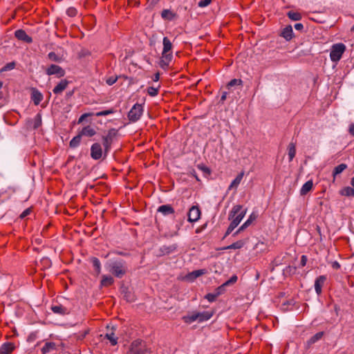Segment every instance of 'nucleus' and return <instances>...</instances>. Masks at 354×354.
Instances as JSON below:
<instances>
[{"label":"nucleus","mask_w":354,"mask_h":354,"mask_svg":"<svg viewBox=\"0 0 354 354\" xmlns=\"http://www.w3.org/2000/svg\"><path fill=\"white\" fill-rule=\"evenodd\" d=\"M219 295V292L216 294L208 293L205 295V298L208 300L209 302H213L216 300L217 296Z\"/></svg>","instance_id":"49530a36"},{"label":"nucleus","mask_w":354,"mask_h":354,"mask_svg":"<svg viewBox=\"0 0 354 354\" xmlns=\"http://www.w3.org/2000/svg\"><path fill=\"white\" fill-rule=\"evenodd\" d=\"M348 131L351 135L354 136V124L353 123L350 124Z\"/></svg>","instance_id":"680f3d73"},{"label":"nucleus","mask_w":354,"mask_h":354,"mask_svg":"<svg viewBox=\"0 0 354 354\" xmlns=\"http://www.w3.org/2000/svg\"><path fill=\"white\" fill-rule=\"evenodd\" d=\"M201 210L197 206H192L188 212V221L190 223L196 222L201 216Z\"/></svg>","instance_id":"1a4fd4ad"},{"label":"nucleus","mask_w":354,"mask_h":354,"mask_svg":"<svg viewBox=\"0 0 354 354\" xmlns=\"http://www.w3.org/2000/svg\"><path fill=\"white\" fill-rule=\"evenodd\" d=\"M313 180H308L306 182L300 189V194L301 196H305L313 188Z\"/></svg>","instance_id":"b1692460"},{"label":"nucleus","mask_w":354,"mask_h":354,"mask_svg":"<svg viewBox=\"0 0 354 354\" xmlns=\"http://www.w3.org/2000/svg\"><path fill=\"white\" fill-rule=\"evenodd\" d=\"M81 138H82V136L80 134H78L77 136H75L71 141H70V143H69V145L72 148H75L77 147V146H79L80 142H81Z\"/></svg>","instance_id":"e433bc0d"},{"label":"nucleus","mask_w":354,"mask_h":354,"mask_svg":"<svg viewBox=\"0 0 354 354\" xmlns=\"http://www.w3.org/2000/svg\"><path fill=\"white\" fill-rule=\"evenodd\" d=\"M80 133L82 136L92 137L96 133V131L92 127L88 125L84 127Z\"/></svg>","instance_id":"c85d7f7f"},{"label":"nucleus","mask_w":354,"mask_h":354,"mask_svg":"<svg viewBox=\"0 0 354 354\" xmlns=\"http://www.w3.org/2000/svg\"><path fill=\"white\" fill-rule=\"evenodd\" d=\"M205 273H206V270H205V269L196 270L192 271L191 272H189L187 274H186L183 277V279L187 281L192 282L196 278L201 277L203 274H205Z\"/></svg>","instance_id":"9d476101"},{"label":"nucleus","mask_w":354,"mask_h":354,"mask_svg":"<svg viewBox=\"0 0 354 354\" xmlns=\"http://www.w3.org/2000/svg\"><path fill=\"white\" fill-rule=\"evenodd\" d=\"M68 81L66 80H62L59 84L55 86L53 91L55 94L59 95L61 94L67 87L68 84Z\"/></svg>","instance_id":"f3484780"},{"label":"nucleus","mask_w":354,"mask_h":354,"mask_svg":"<svg viewBox=\"0 0 354 354\" xmlns=\"http://www.w3.org/2000/svg\"><path fill=\"white\" fill-rule=\"evenodd\" d=\"M15 36L19 40L23 41L27 44H30L32 42V37L28 35L26 32L22 29L16 30L15 32Z\"/></svg>","instance_id":"9b49d317"},{"label":"nucleus","mask_w":354,"mask_h":354,"mask_svg":"<svg viewBox=\"0 0 354 354\" xmlns=\"http://www.w3.org/2000/svg\"><path fill=\"white\" fill-rule=\"evenodd\" d=\"M243 176H244V172L243 171H241L240 174H239L236 176V177L232 180L231 184L230 185V186L228 187V189H236L237 187L241 183V180L243 179Z\"/></svg>","instance_id":"5701e85b"},{"label":"nucleus","mask_w":354,"mask_h":354,"mask_svg":"<svg viewBox=\"0 0 354 354\" xmlns=\"http://www.w3.org/2000/svg\"><path fill=\"white\" fill-rule=\"evenodd\" d=\"M308 259L306 255H302L301 257L300 264L302 267L305 266L306 265Z\"/></svg>","instance_id":"6e6d98bb"},{"label":"nucleus","mask_w":354,"mask_h":354,"mask_svg":"<svg viewBox=\"0 0 354 354\" xmlns=\"http://www.w3.org/2000/svg\"><path fill=\"white\" fill-rule=\"evenodd\" d=\"M113 113H114V110L111 109L97 112L94 115L97 117H100V116H106V115L112 114Z\"/></svg>","instance_id":"c03bdc74"},{"label":"nucleus","mask_w":354,"mask_h":354,"mask_svg":"<svg viewBox=\"0 0 354 354\" xmlns=\"http://www.w3.org/2000/svg\"><path fill=\"white\" fill-rule=\"evenodd\" d=\"M288 157H289V161L291 162L293 158H295L296 155V145L295 143L291 142L288 145Z\"/></svg>","instance_id":"7c9ffc66"},{"label":"nucleus","mask_w":354,"mask_h":354,"mask_svg":"<svg viewBox=\"0 0 354 354\" xmlns=\"http://www.w3.org/2000/svg\"><path fill=\"white\" fill-rule=\"evenodd\" d=\"M212 0H201L198 2V5L201 8H204L207 6L210 3Z\"/></svg>","instance_id":"864d4df0"},{"label":"nucleus","mask_w":354,"mask_h":354,"mask_svg":"<svg viewBox=\"0 0 354 354\" xmlns=\"http://www.w3.org/2000/svg\"><path fill=\"white\" fill-rule=\"evenodd\" d=\"M93 113H86L82 114L78 119V124L82 123L86 118L93 115Z\"/></svg>","instance_id":"3c124183"},{"label":"nucleus","mask_w":354,"mask_h":354,"mask_svg":"<svg viewBox=\"0 0 354 354\" xmlns=\"http://www.w3.org/2000/svg\"><path fill=\"white\" fill-rule=\"evenodd\" d=\"M326 281V277L325 275H321L318 277L315 281V290L316 293L319 295L322 293V286Z\"/></svg>","instance_id":"ddd939ff"},{"label":"nucleus","mask_w":354,"mask_h":354,"mask_svg":"<svg viewBox=\"0 0 354 354\" xmlns=\"http://www.w3.org/2000/svg\"><path fill=\"white\" fill-rule=\"evenodd\" d=\"M91 157L95 160L104 157V150L100 143L95 142L91 145Z\"/></svg>","instance_id":"0eeeda50"},{"label":"nucleus","mask_w":354,"mask_h":354,"mask_svg":"<svg viewBox=\"0 0 354 354\" xmlns=\"http://www.w3.org/2000/svg\"><path fill=\"white\" fill-rule=\"evenodd\" d=\"M245 213L246 211L242 209L241 205L234 206L229 215V219L232 220L230 224L236 227L244 218Z\"/></svg>","instance_id":"7ed1b4c3"},{"label":"nucleus","mask_w":354,"mask_h":354,"mask_svg":"<svg viewBox=\"0 0 354 354\" xmlns=\"http://www.w3.org/2000/svg\"><path fill=\"white\" fill-rule=\"evenodd\" d=\"M127 354H151V351L145 342L136 339L131 343Z\"/></svg>","instance_id":"f03ea898"},{"label":"nucleus","mask_w":354,"mask_h":354,"mask_svg":"<svg viewBox=\"0 0 354 354\" xmlns=\"http://www.w3.org/2000/svg\"><path fill=\"white\" fill-rule=\"evenodd\" d=\"M118 80V77L117 76H111V77H109V78H107L106 80V83L109 85V86H111L113 85V84H115Z\"/></svg>","instance_id":"09e8293b"},{"label":"nucleus","mask_w":354,"mask_h":354,"mask_svg":"<svg viewBox=\"0 0 354 354\" xmlns=\"http://www.w3.org/2000/svg\"><path fill=\"white\" fill-rule=\"evenodd\" d=\"M89 330H85L84 331L80 332L79 333L75 335V338L77 340H82L85 338V337L88 334Z\"/></svg>","instance_id":"a18cd8bd"},{"label":"nucleus","mask_w":354,"mask_h":354,"mask_svg":"<svg viewBox=\"0 0 354 354\" xmlns=\"http://www.w3.org/2000/svg\"><path fill=\"white\" fill-rule=\"evenodd\" d=\"M91 262L97 274H100L101 272V263L100 260L96 257H93L91 259Z\"/></svg>","instance_id":"4c0bfd02"},{"label":"nucleus","mask_w":354,"mask_h":354,"mask_svg":"<svg viewBox=\"0 0 354 354\" xmlns=\"http://www.w3.org/2000/svg\"><path fill=\"white\" fill-rule=\"evenodd\" d=\"M183 321L190 324L196 321L198 322V312H192L191 314L185 315L183 317Z\"/></svg>","instance_id":"cd10ccee"},{"label":"nucleus","mask_w":354,"mask_h":354,"mask_svg":"<svg viewBox=\"0 0 354 354\" xmlns=\"http://www.w3.org/2000/svg\"><path fill=\"white\" fill-rule=\"evenodd\" d=\"M324 335L323 332H319L315 334L313 337H310V339L308 341V344L309 345L313 344L319 340Z\"/></svg>","instance_id":"58836bf2"},{"label":"nucleus","mask_w":354,"mask_h":354,"mask_svg":"<svg viewBox=\"0 0 354 354\" xmlns=\"http://www.w3.org/2000/svg\"><path fill=\"white\" fill-rule=\"evenodd\" d=\"M237 276L236 275H233L232 277H231V278L226 281L224 283H223V286H229L232 283H234L235 282H236L237 281Z\"/></svg>","instance_id":"8fccbe9b"},{"label":"nucleus","mask_w":354,"mask_h":354,"mask_svg":"<svg viewBox=\"0 0 354 354\" xmlns=\"http://www.w3.org/2000/svg\"><path fill=\"white\" fill-rule=\"evenodd\" d=\"M48 75H55L57 77H62L65 75V71L58 65L51 64L46 70Z\"/></svg>","instance_id":"6e6552de"},{"label":"nucleus","mask_w":354,"mask_h":354,"mask_svg":"<svg viewBox=\"0 0 354 354\" xmlns=\"http://www.w3.org/2000/svg\"><path fill=\"white\" fill-rule=\"evenodd\" d=\"M243 84V81L241 80V79H232V80H230L227 86L228 88H230L232 86H241Z\"/></svg>","instance_id":"37998d69"},{"label":"nucleus","mask_w":354,"mask_h":354,"mask_svg":"<svg viewBox=\"0 0 354 354\" xmlns=\"http://www.w3.org/2000/svg\"><path fill=\"white\" fill-rule=\"evenodd\" d=\"M333 268L334 269H339L340 268V265L338 262L337 261H335L333 265H332Z\"/></svg>","instance_id":"0e129e2a"},{"label":"nucleus","mask_w":354,"mask_h":354,"mask_svg":"<svg viewBox=\"0 0 354 354\" xmlns=\"http://www.w3.org/2000/svg\"><path fill=\"white\" fill-rule=\"evenodd\" d=\"M106 270L114 277L121 279L128 271V268L125 261L122 259H111L105 264Z\"/></svg>","instance_id":"f257e3e1"},{"label":"nucleus","mask_w":354,"mask_h":354,"mask_svg":"<svg viewBox=\"0 0 354 354\" xmlns=\"http://www.w3.org/2000/svg\"><path fill=\"white\" fill-rule=\"evenodd\" d=\"M77 10H76V8L73 7H70L66 10V14L71 17H75L77 15Z\"/></svg>","instance_id":"de8ad7c7"},{"label":"nucleus","mask_w":354,"mask_h":354,"mask_svg":"<svg viewBox=\"0 0 354 354\" xmlns=\"http://www.w3.org/2000/svg\"><path fill=\"white\" fill-rule=\"evenodd\" d=\"M159 79H160V73H156L153 77V80L154 82H158L159 80Z\"/></svg>","instance_id":"e2e57ef3"},{"label":"nucleus","mask_w":354,"mask_h":354,"mask_svg":"<svg viewBox=\"0 0 354 354\" xmlns=\"http://www.w3.org/2000/svg\"><path fill=\"white\" fill-rule=\"evenodd\" d=\"M351 185L353 186V187H352V188H353V189H354V177H353V178H351Z\"/></svg>","instance_id":"774afa93"},{"label":"nucleus","mask_w":354,"mask_h":354,"mask_svg":"<svg viewBox=\"0 0 354 354\" xmlns=\"http://www.w3.org/2000/svg\"><path fill=\"white\" fill-rule=\"evenodd\" d=\"M192 175L196 178V179L197 180H199V179H198V176H197V175L196 174V171H193V172L192 173Z\"/></svg>","instance_id":"338daca9"},{"label":"nucleus","mask_w":354,"mask_h":354,"mask_svg":"<svg viewBox=\"0 0 354 354\" xmlns=\"http://www.w3.org/2000/svg\"><path fill=\"white\" fill-rule=\"evenodd\" d=\"M114 279L113 277L110 275L104 274L102 277V280L100 281V285L102 286L108 287L113 284Z\"/></svg>","instance_id":"a878e982"},{"label":"nucleus","mask_w":354,"mask_h":354,"mask_svg":"<svg viewBox=\"0 0 354 354\" xmlns=\"http://www.w3.org/2000/svg\"><path fill=\"white\" fill-rule=\"evenodd\" d=\"M159 88L160 86H158L157 88H155L153 86H149L147 88V93L151 97H155L158 94Z\"/></svg>","instance_id":"79ce46f5"},{"label":"nucleus","mask_w":354,"mask_h":354,"mask_svg":"<svg viewBox=\"0 0 354 354\" xmlns=\"http://www.w3.org/2000/svg\"><path fill=\"white\" fill-rule=\"evenodd\" d=\"M172 59L173 55H162L159 62L160 66L163 69L167 68Z\"/></svg>","instance_id":"a211bd4d"},{"label":"nucleus","mask_w":354,"mask_h":354,"mask_svg":"<svg viewBox=\"0 0 354 354\" xmlns=\"http://www.w3.org/2000/svg\"><path fill=\"white\" fill-rule=\"evenodd\" d=\"M347 168V165L342 163L335 167L333 171V176L335 178L337 175L340 174Z\"/></svg>","instance_id":"2f4dec72"},{"label":"nucleus","mask_w":354,"mask_h":354,"mask_svg":"<svg viewBox=\"0 0 354 354\" xmlns=\"http://www.w3.org/2000/svg\"><path fill=\"white\" fill-rule=\"evenodd\" d=\"M15 348V346L13 343L6 342V343H3L1 346L0 353L1 354H10L14 351Z\"/></svg>","instance_id":"dca6fc26"},{"label":"nucleus","mask_w":354,"mask_h":354,"mask_svg":"<svg viewBox=\"0 0 354 354\" xmlns=\"http://www.w3.org/2000/svg\"><path fill=\"white\" fill-rule=\"evenodd\" d=\"M213 315L209 311L198 312V322H203L209 320Z\"/></svg>","instance_id":"393cba45"},{"label":"nucleus","mask_w":354,"mask_h":354,"mask_svg":"<svg viewBox=\"0 0 354 354\" xmlns=\"http://www.w3.org/2000/svg\"><path fill=\"white\" fill-rule=\"evenodd\" d=\"M235 228L236 227H234L232 224H230L225 232V236H228Z\"/></svg>","instance_id":"5fc2aeb1"},{"label":"nucleus","mask_w":354,"mask_h":354,"mask_svg":"<svg viewBox=\"0 0 354 354\" xmlns=\"http://www.w3.org/2000/svg\"><path fill=\"white\" fill-rule=\"evenodd\" d=\"M176 16V15L169 9H165L161 12V17L165 20L171 21Z\"/></svg>","instance_id":"c756f323"},{"label":"nucleus","mask_w":354,"mask_h":354,"mask_svg":"<svg viewBox=\"0 0 354 354\" xmlns=\"http://www.w3.org/2000/svg\"><path fill=\"white\" fill-rule=\"evenodd\" d=\"M226 97H227V92H223L221 97V101L224 102L226 100Z\"/></svg>","instance_id":"69168bd1"},{"label":"nucleus","mask_w":354,"mask_h":354,"mask_svg":"<svg viewBox=\"0 0 354 354\" xmlns=\"http://www.w3.org/2000/svg\"><path fill=\"white\" fill-rule=\"evenodd\" d=\"M15 64L14 62H10L7 64L4 67L2 68V71H6L9 70H12L15 68Z\"/></svg>","instance_id":"603ef678"},{"label":"nucleus","mask_w":354,"mask_h":354,"mask_svg":"<svg viewBox=\"0 0 354 354\" xmlns=\"http://www.w3.org/2000/svg\"><path fill=\"white\" fill-rule=\"evenodd\" d=\"M44 98L43 94L36 88L31 89V100L35 105H39Z\"/></svg>","instance_id":"4468645a"},{"label":"nucleus","mask_w":354,"mask_h":354,"mask_svg":"<svg viewBox=\"0 0 354 354\" xmlns=\"http://www.w3.org/2000/svg\"><path fill=\"white\" fill-rule=\"evenodd\" d=\"M198 169H200L201 170L203 171L204 172H205L207 174H209L210 173V171H209V168H207V167H205L204 165H198Z\"/></svg>","instance_id":"4d7b16f0"},{"label":"nucleus","mask_w":354,"mask_h":354,"mask_svg":"<svg viewBox=\"0 0 354 354\" xmlns=\"http://www.w3.org/2000/svg\"><path fill=\"white\" fill-rule=\"evenodd\" d=\"M41 124V115L38 113L33 119V128L35 129L39 128Z\"/></svg>","instance_id":"ea45409f"},{"label":"nucleus","mask_w":354,"mask_h":354,"mask_svg":"<svg viewBox=\"0 0 354 354\" xmlns=\"http://www.w3.org/2000/svg\"><path fill=\"white\" fill-rule=\"evenodd\" d=\"M280 35L286 41H290L294 36L291 25L286 26L281 31Z\"/></svg>","instance_id":"2eb2a0df"},{"label":"nucleus","mask_w":354,"mask_h":354,"mask_svg":"<svg viewBox=\"0 0 354 354\" xmlns=\"http://www.w3.org/2000/svg\"><path fill=\"white\" fill-rule=\"evenodd\" d=\"M158 212L163 214L164 216H167L169 214H174V209L170 205H160L158 208Z\"/></svg>","instance_id":"aec40b11"},{"label":"nucleus","mask_w":354,"mask_h":354,"mask_svg":"<svg viewBox=\"0 0 354 354\" xmlns=\"http://www.w3.org/2000/svg\"><path fill=\"white\" fill-rule=\"evenodd\" d=\"M117 136V131L115 129H110L108 133L102 136V145L104 147V158L111 151L112 143Z\"/></svg>","instance_id":"20e7f679"},{"label":"nucleus","mask_w":354,"mask_h":354,"mask_svg":"<svg viewBox=\"0 0 354 354\" xmlns=\"http://www.w3.org/2000/svg\"><path fill=\"white\" fill-rule=\"evenodd\" d=\"M340 194L346 196H354V189L346 187L340 191Z\"/></svg>","instance_id":"c9c22d12"},{"label":"nucleus","mask_w":354,"mask_h":354,"mask_svg":"<svg viewBox=\"0 0 354 354\" xmlns=\"http://www.w3.org/2000/svg\"><path fill=\"white\" fill-rule=\"evenodd\" d=\"M245 243L246 241L244 240H239L230 245L223 248L222 250L241 249L245 245Z\"/></svg>","instance_id":"bb28decb"},{"label":"nucleus","mask_w":354,"mask_h":354,"mask_svg":"<svg viewBox=\"0 0 354 354\" xmlns=\"http://www.w3.org/2000/svg\"><path fill=\"white\" fill-rule=\"evenodd\" d=\"M255 218V216L251 214L249 218L233 234V236H236L239 233L243 231L245 228L250 226Z\"/></svg>","instance_id":"4be33fe9"},{"label":"nucleus","mask_w":354,"mask_h":354,"mask_svg":"<svg viewBox=\"0 0 354 354\" xmlns=\"http://www.w3.org/2000/svg\"><path fill=\"white\" fill-rule=\"evenodd\" d=\"M30 212V209H26V210H24L22 214H21L20 217L21 218H24L26 217L27 215H28Z\"/></svg>","instance_id":"052dcab7"},{"label":"nucleus","mask_w":354,"mask_h":354,"mask_svg":"<svg viewBox=\"0 0 354 354\" xmlns=\"http://www.w3.org/2000/svg\"><path fill=\"white\" fill-rule=\"evenodd\" d=\"M124 297H125V298H126L127 301H133V297L131 295L130 292H126L125 295H124Z\"/></svg>","instance_id":"13d9d810"},{"label":"nucleus","mask_w":354,"mask_h":354,"mask_svg":"<svg viewBox=\"0 0 354 354\" xmlns=\"http://www.w3.org/2000/svg\"><path fill=\"white\" fill-rule=\"evenodd\" d=\"M346 50V46L342 43L333 44L331 47L330 57L333 62H337Z\"/></svg>","instance_id":"39448f33"},{"label":"nucleus","mask_w":354,"mask_h":354,"mask_svg":"<svg viewBox=\"0 0 354 354\" xmlns=\"http://www.w3.org/2000/svg\"><path fill=\"white\" fill-rule=\"evenodd\" d=\"M295 28L297 30H302L304 29V25L301 23H297L295 24Z\"/></svg>","instance_id":"bf43d9fd"},{"label":"nucleus","mask_w":354,"mask_h":354,"mask_svg":"<svg viewBox=\"0 0 354 354\" xmlns=\"http://www.w3.org/2000/svg\"><path fill=\"white\" fill-rule=\"evenodd\" d=\"M287 16L292 21H299L301 19V15L298 12L289 11Z\"/></svg>","instance_id":"72a5a7b5"},{"label":"nucleus","mask_w":354,"mask_h":354,"mask_svg":"<svg viewBox=\"0 0 354 354\" xmlns=\"http://www.w3.org/2000/svg\"><path fill=\"white\" fill-rule=\"evenodd\" d=\"M57 350V345L55 342H47L45 343L44 346L42 347L41 351L42 354H47L50 352Z\"/></svg>","instance_id":"6ab92c4d"},{"label":"nucleus","mask_w":354,"mask_h":354,"mask_svg":"<svg viewBox=\"0 0 354 354\" xmlns=\"http://www.w3.org/2000/svg\"><path fill=\"white\" fill-rule=\"evenodd\" d=\"M176 250V245H171L169 246L163 245L161 248V252L165 254H169Z\"/></svg>","instance_id":"f704fd0d"},{"label":"nucleus","mask_w":354,"mask_h":354,"mask_svg":"<svg viewBox=\"0 0 354 354\" xmlns=\"http://www.w3.org/2000/svg\"><path fill=\"white\" fill-rule=\"evenodd\" d=\"M162 45H163V48H162V55H173L172 51H171L173 45L167 37H163Z\"/></svg>","instance_id":"f8f14e48"},{"label":"nucleus","mask_w":354,"mask_h":354,"mask_svg":"<svg viewBox=\"0 0 354 354\" xmlns=\"http://www.w3.org/2000/svg\"><path fill=\"white\" fill-rule=\"evenodd\" d=\"M143 113V106L142 104L136 103L130 109L128 113V118L129 121L136 122L140 120Z\"/></svg>","instance_id":"423d86ee"},{"label":"nucleus","mask_w":354,"mask_h":354,"mask_svg":"<svg viewBox=\"0 0 354 354\" xmlns=\"http://www.w3.org/2000/svg\"><path fill=\"white\" fill-rule=\"evenodd\" d=\"M50 308L54 313L59 315H64L68 313V309L60 304L53 305Z\"/></svg>","instance_id":"412c9836"},{"label":"nucleus","mask_w":354,"mask_h":354,"mask_svg":"<svg viewBox=\"0 0 354 354\" xmlns=\"http://www.w3.org/2000/svg\"><path fill=\"white\" fill-rule=\"evenodd\" d=\"M48 57L53 62H60L62 61V57L54 52H50L48 54Z\"/></svg>","instance_id":"a19ab883"},{"label":"nucleus","mask_w":354,"mask_h":354,"mask_svg":"<svg viewBox=\"0 0 354 354\" xmlns=\"http://www.w3.org/2000/svg\"><path fill=\"white\" fill-rule=\"evenodd\" d=\"M104 338L109 340L112 346H115L118 344V337L115 336L113 332L106 333L104 336Z\"/></svg>","instance_id":"473e14b6"}]
</instances>
